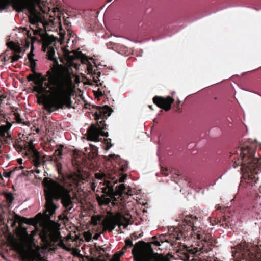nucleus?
Returning <instances> with one entry per match:
<instances>
[{
  "label": "nucleus",
  "mask_w": 261,
  "mask_h": 261,
  "mask_svg": "<svg viewBox=\"0 0 261 261\" xmlns=\"http://www.w3.org/2000/svg\"><path fill=\"white\" fill-rule=\"evenodd\" d=\"M40 90L55 96L58 103L57 109H63L65 105L71 108V98L67 96L72 84L70 70L63 66H53L39 82Z\"/></svg>",
  "instance_id": "f257e3e1"
},
{
  "label": "nucleus",
  "mask_w": 261,
  "mask_h": 261,
  "mask_svg": "<svg viewBox=\"0 0 261 261\" xmlns=\"http://www.w3.org/2000/svg\"><path fill=\"white\" fill-rule=\"evenodd\" d=\"M44 187V195L46 200V213L44 215L47 220L51 219L59 205L55 204L54 200H61V203L66 211L70 212L74 206V202L70 191L58 182L47 177L42 181Z\"/></svg>",
  "instance_id": "f03ea898"
},
{
  "label": "nucleus",
  "mask_w": 261,
  "mask_h": 261,
  "mask_svg": "<svg viewBox=\"0 0 261 261\" xmlns=\"http://www.w3.org/2000/svg\"><path fill=\"white\" fill-rule=\"evenodd\" d=\"M152 239L150 243L139 241L135 244L132 251L135 261H170L168 257L154 252L152 244L160 246L161 244L156 237H152Z\"/></svg>",
  "instance_id": "7ed1b4c3"
},
{
  "label": "nucleus",
  "mask_w": 261,
  "mask_h": 261,
  "mask_svg": "<svg viewBox=\"0 0 261 261\" xmlns=\"http://www.w3.org/2000/svg\"><path fill=\"white\" fill-rule=\"evenodd\" d=\"M40 3V0H13V7L18 12L28 9L30 13L29 16L30 23L33 25H38L39 23L42 22L36 6L39 5Z\"/></svg>",
  "instance_id": "20e7f679"
},
{
  "label": "nucleus",
  "mask_w": 261,
  "mask_h": 261,
  "mask_svg": "<svg viewBox=\"0 0 261 261\" xmlns=\"http://www.w3.org/2000/svg\"><path fill=\"white\" fill-rule=\"evenodd\" d=\"M105 129L106 125L102 127L99 125V127H97L94 124L91 125L87 130L88 140L97 142L101 141V139H99L100 136L108 137L109 136L108 132H105L102 130Z\"/></svg>",
  "instance_id": "39448f33"
},
{
  "label": "nucleus",
  "mask_w": 261,
  "mask_h": 261,
  "mask_svg": "<svg viewBox=\"0 0 261 261\" xmlns=\"http://www.w3.org/2000/svg\"><path fill=\"white\" fill-rule=\"evenodd\" d=\"M154 103L156 106L160 108H163L166 111H168L171 109V104L174 102V99L168 96L166 98L156 96L153 99Z\"/></svg>",
  "instance_id": "423d86ee"
},
{
  "label": "nucleus",
  "mask_w": 261,
  "mask_h": 261,
  "mask_svg": "<svg viewBox=\"0 0 261 261\" xmlns=\"http://www.w3.org/2000/svg\"><path fill=\"white\" fill-rule=\"evenodd\" d=\"M90 60L92 61L93 59L88 58V61L86 62L87 64V69L88 71V74L90 75L91 77H93L97 72H101L99 71V69L97 68L98 66L100 64L97 65L95 61H93V63H91Z\"/></svg>",
  "instance_id": "0eeeda50"
},
{
  "label": "nucleus",
  "mask_w": 261,
  "mask_h": 261,
  "mask_svg": "<svg viewBox=\"0 0 261 261\" xmlns=\"http://www.w3.org/2000/svg\"><path fill=\"white\" fill-rule=\"evenodd\" d=\"M65 54L69 61H73L76 59H81L83 63H86L88 59L87 56L84 55L81 52L76 53L75 51L70 52L68 51Z\"/></svg>",
  "instance_id": "6e6552de"
},
{
  "label": "nucleus",
  "mask_w": 261,
  "mask_h": 261,
  "mask_svg": "<svg viewBox=\"0 0 261 261\" xmlns=\"http://www.w3.org/2000/svg\"><path fill=\"white\" fill-rule=\"evenodd\" d=\"M112 109L107 105L99 108L98 111L95 113L96 118L99 120L109 117L111 114Z\"/></svg>",
  "instance_id": "1a4fd4ad"
},
{
  "label": "nucleus",
  "mask_w": 261,
  "mask_h": 261,
  "mask_svg": "<svg viewBox=\"0 0 261 261\" xmlns=\"http://www.w3.org/2000/svg\"><path fill=\"white\" fill-rule=\"evenodd\" d=\"M102 193H103L101 196L98 195L96 196V200L100 206L107 205L111 202V199L108 197L107 187H103L101 189Z\"/></svg>",
  "instance_id": "9d476101"
},
{
  "label": "nucleus",
  "mask_w": 261,
  "mask_h": 261,
  "mask_svg": "<svg viewBox=\"0 0 261 261\" xmlns=\"http://www.w3.org/2000/svg\"><path fill=\"white\" fill-rule=\"evenodd\" d=\"M126 40V38H123L122 37V38H119L117 41V43L113 47V50L122 55L125 53L127 51V48L123 44L125 43V41Z\"/></svg>",
  "instance_id": "9b49d317"
},
{
  "label": "nucleus",
  "mask_w": 261,
  "mask_h": 261,
  "mask_svg": "<svg viewBox=\"0 0 261 261\" xmlns=\"http://www.w3.org/2000/svg\"><path fill=\"white\" fill-rule=\"evenodd\" d=\"M52 98L46 100L44 102L43 105L44 107V109L48 112V113L50 114L54 111L52 110L53 108H55V110H58L59 109H57L58 107V103L56 100L55 96H52Z\"/></svg>",
  "instance_id": "f8f14e48"
},
{
  "label": "nucleus",
  "mask_w": 261,
  "mask_h": 261,
  "mask_svg": "<svg viewBox=\"0 0 261 261\" xmlns=\"http://www.w3.org/2000/svg\"><path fill=\"white\" fill-rule=\"evenodd\" d=\"M102 225L110 231L114 230L116 226V215L111 218H107L102 221Z\"/></svg>",
  "instance_id": "ddd939ff"
},
{
  "label": "nucleus",
  "mask_w": 261,
  "mask_h": 261,
  "mask_svg": "<svg viewBox=\"0 0 261 261\" xmlns=\"http://www.w3.org/2000/svg\"><path fill=\"white\" fill-rule=\"evenodd\" d=\"M119 38H122V36H111L109 37V39H110V41L106 43V46L108 48L113 50V47L115 46L116 43H117V41Z\"/></svg>",
  "instance_id": "4468645a"
},
{
  "label": "nucleus",
  "mask_w": 261,
  "mask_h": 261,
  "mask_svg": "<svg viewBox=\"0 0 261 261\" xmlns=\"http://www.w3.org/2000/svg\"><path fill=\"white\" fill-rule=\"evenodd\" d=\"M107 190H108V196L111 198H115L116 196H118L119 193L114 190V186L110 185V181L107 182Z\"/></svg>",
  "instance_id": "2eb2a0df"
},
{
  "label": "nucleus",
  "mask_w": 261,
  "mask_h": 261,
  "mask_svg": "<svg viewBox=\"0 0 261 261\" xmlns=\"http://www.w3.org/2000/svg\"><path fill=\"white\" fill-rule=\"evenodd\" d=\"M12 124L7 121V123L0 126V136L2 137H5L6 134L11 128Z\"/></svg>",
  "instance_id": "dca6fc26"
},
{
  "label": "nucleus",
  "mask_w": 261,
  "mask_h": 261,
  "mask_svg": "<svg viewBox=\"0 0 261 261\" xmlns=\"http://www.w3.org/2000/svg\"><path fill=\"white\" fill-rule=\"evenodd\" d=\"M122 219H126L125 217H124L120 212H117L116 214V226L118 225L119 228L122 226H123L125 228H126L127 226L128 225V224H124L122 222Z\"/></svg>",
  "instance_id": "f3484780"
},
{
  "label": "nucleus",
  "mask_w": 261,
  "mask_h": 261,
  "mask_svg": "<svg viewBox=\"0 0 261 261\" xmlns=\"http://www.w3.org/2000/svg\"><path fill=\"white\" fill-rule=\"evenodd\" d=\"M25 256L28 261H37L38 257V254L33 249L27 252Z\"/></svg>",
  "instance_id": "a211bd4d"
},
{
  "label": "nucleus",
  "mask_w": 261,
  "mask_h": 261,
  "mask_svg": "<svg viewBox=\"0 0 261 261\" xmlns=\"http://www.w3.org/2000/svg\"><path fill=\"white\" fill-rule=\"evenodd\" d=\"M248 149H249L248 147H246V148L244 147V148H241V149L240 150L241 154L243 155V156H242L243 159L244 160V162H246L245 164L248 165V167H249V165L251 166L252 162L254 161L253 159L251 156L248 158V159H246V154H245V151H248Z\"/></svg>",
  "instance_id": "6ab92c4d"
},
{
  "label": "nucleus",
  "mask_w": 261,
  "mask_h": 261,
  "mask_svg": "<svg viewBox=\"0 0 261 261\" xmlns=\"http://www.w3.org/2000/svg\"><path fill=\"white\" fill-rule=\"evenodd\" d=\"M17 234L21 238H27L29 236L27 228L22 226V223L19 224V227L17 229Z\"/></svg>",
  "instance_id": "aec40b11"
},
{
  "label": "nucleus",
  "mask_w": 261,
  "mask_h": 261,
  "mask_svg": "<svg viewBox=\"0 0 261 261\" xmlns=\"http://www.w3.org/2000/svg\"><path fill=\"white\" fill-rule=\"evenodd\" d=\"M58 39L57 37L54 35H47L44 38V44L46 46H49L52 44L53 42H55Z\"/></svg>",
  "instance_id": "412c9836"
},
{
  "label": "nucleus",
  "mask_w": 261,
  "mask_h": 261,
  "mask_svg": "<svg viewBox=\"0 0 261 261\" xmlns=\"http://www.w3.org/2000/svg\"><path fill=\"white\" fill-rule=\"evenodd\" d=\"M184 220L188 225L195 224L196 223L197 218L193 215L186 216Z\"/></svg>",
  "instance_id": "4be33fe9"
},
{
  "label": "nucleus",
  "mask_w": 261,
  "mask_h": 261,
  "mask_svg": "<svg viewBox=\"0 0 261 261\" xmlns=\"http://www.w3.org/2000/svg\"><path fill=\"white\" fill-rule=\"evenodd\" d=\"M101 72H97L95 75L92 77L93 79V81L94 83L96 84L97 86H102V83H103V81H102V79L101 78Z\"/></svg>",
  "instance_id": "5701e85b"
},
{
  "label": "nucleus",
  "mask_w": 261,
  "mask_h": 261,
  "mask_svg": "<svg viewBox=\"0 0 261 261\" xmlns=\"http://www.w3.org/2000/svg\"><path fill=\"white\" fill-rule=\"evenodd\" d=\"M33 156L34 158V165L36 167H39L41 164L40 156L39 152L34 150Z\"/></svg>",
  "instance_id": "b1692460"
},
{
  "label": "nucleus",
  "mask_w": 261,
  "mask_h": 261,
  "mask_svg": "<svg viewBox=\"0 0 261 261\" xmlns=\"http://www.w3.org/2000/svg\"><path fill=\"white\" fill-rule=\"evenodd\" d=\"M21 223H26L30 225L36 226L37 224V222L36 220L34 219H27L22 217Z\"/></svg>",
  "instance_id": "393cba45"
},
{
  "label": "nucleus",
  "mask_w": 261,
  "mask_h": 261,
  "mask_svg": "<svg viewBox=\"0 0 261 261\" xmlns=\"http://www.w3.org/2000/svg\"><path fill=\"white\" fill-rule=\"evenodd\" d=\"M47 54L49 60H54L55 59H57L56 58L54 57L55 51L54 48L49 47Z\"/></svg>",
  "instance_id": "a878e982"
},
{
  "label": "nucleus",
  "mask_w": 261,
  "mask_h": 261,
  "mask_svg": "<svg viewBox=\"0 0 261 261\" xmlns=\"http://www.w3.org/2000/svg\"><path fill=\"white\" fill-rule=\"evenodd\" d=\"M22 217L19 216L18 215L15 214V220L13 221L12 219H10L9 221L11 222V226L14 227L16 225V224L17 221L19 222L20 224H21Z\"/></svg>",
  "instance_id": "bb28decb"
},
{
  "label": "nucleus",
  "mask_w": 261,
  "mask_h": 261,
  "mask_svg": "<svg viewBox=\"0 0 261 261\" xmlns=\"http://www.w3.org/2000/svg\"><path fill=\"white\" fill-rule=\"evenodd\" d=\"M101 220V216L100 215H95L92 216L91 218V224L94 226L98 224V222Z\"/></svg>",
  "instance_id": "cd10ccee"
},
{
  "label": "nucleus",
  "mask_w": 261,
  "mask_h": 261,
  "mask_svg": "<svg viewBox=\"0 0 261 261\" xmlns=\"http://www.w3.org/2000/svg\"><path fill=\"white\" fill-rule=\"evenodd\" d=\"M116 188L117 189L116 192L119 193L118 196H121L123 194V192L125 190V185L123 184H121L116 186Z\"/></svg>",
  "instance_id": "c85d7f7f"
},
{
  "label": "nucleus",
  "mask_w": 261,
  "mask_h": 261,
  "mask_svg": "<svg viewBox=\"0 0 261 261\" xmlns=\"http://www.w3.org/2000/svg\"><path fill=\"white\" fill-rule=\"evenodd\" d=\"M8 2L6 0H0V11L7 9Z\"/></svg>",
  "instance_id": "c756f323"
},
{
  "label": "nucleus",
  "mask_w": 261,
  "mask_h": 261,
  "mask_svg": "<svg viewBox=\"0 0 261 261\" xmlns=\"http://www.w3.org/2000/svg\"><path fill=\"white\" fill-rule=\"evenodd\" d=\"M55 154L56 155V161H57V159L59 161L60 159L62 158V148H58V149L56 150L55 152Z\"/></svg>",
  "instance_id": "7c9ffc66"
},
{
  "label": "nucleus",
  "mask_w": 261,
  "mask_h": 261,
  "mask_svg": "<svg viewBox=\"0 0 261 261\" xmlns=\"http://www.w3.org/2000/svg\"><path fill=\"white\" fill-rule=\"evenodd\" d=\"M125 245L123 249L130 248L133 246L132 241L129 239H126L125 241Z\"/></svg>",
  "instance_id": "2f4dec72"
},
{
  "label": "nucleus",
  "mask_w": 261,
  "mask_h": 261,
  "mask_svg": "<svg viewBox=\"0 0 261 261\" xmlns=\"http://www.w3.org/2000/svg\"><path fill=\"white\" fill-rule=\"evenodd\" d=\"M6 197L7 200L10 203H12L14 200V196L12 193H7L6 195Z\"/></svg>",
  "instance_id": "473e14b6"
},
{
  "label": "nucleus",
  "mask_w": 261,
  "mask_h": 261,
  "mask_svg": "<svg viewBox=\"0 0 261 261\" xmlns=\"http://www.w3.org/2000/svg\"><path fill=\"white\" fill-rule=\"evenodd\" d=\"M51 233L54 239H58L60 235V232L58 230H53Z\"/></svg>",
  "instance_id": "72a5a7b5"
},
{
  "label": "nucleus",
  "mask_w": 261,
  "mask_h": 261,
  "mask_svg": "<svg viewBox=\"0 0 261 261\" xmlns=\"http://www.w3.org/2000/svg\"><path fill=\"white\" fill-rule=\"evenodd\" d=\"M12 49L16 53H20L22 51L21 47L15 44L13 45Z\"/></svg>",
  "instance_id": "f704fd0d"
},
{
  "label": "nucleus",
  "mask_w": 261,
  "mask_h": 261,
  "mask_svg": "<svg viewBox=\"0 0 261 261\" xmlns=\"http://www.w3.org/2000/svg\"><path fill=\"white\" fill-rule=\"evenodd\" d=\"M22 58V56L15 54L12 57V60L13 62H17L19 59Z\"/></svg>",
  "instance_id": "c9c22d12"
},
{
  "label": "nucleus",
  "mask_w": 261,
  "mask_h": 261,
  "mask_svg": "<svg viewBox=\"0 0 261 261\" xmlns=\"http://www.w3.org/2000/svg\"><path fill=\"white\" fill-rule=\"evenodd\" d=\"M105 176V174L102 173H96L95 174V177L98 179H102Z\"/></svg>",
  "instance_id": "e433bc0d"
},
{
  "label": "nucleus",
  "mask_w": 261,
  "mask_h": 261,
  "mask_svg": "<svg viewBox=\"0 0 261 261\" xmlns=\"http://www.w3.org/2000/svg\"><path fill=\"white\" fill-rule=\"evenodd\" d=\"M33 49H34V48L32 47V50L28 55V59H29V61L34 60V58H33V57L34 56V54L33 53Z\"/></svg>",
  "instance_id": "4c0bfd02"
},
{
  "label": "nucleus",
  "mask_w": 261,
  "mask_h": 261,
  "mask_svg": "<svg viewBox=\"0 0 261 261\" xmlns=\"http://www.w3.org/2000/svg\"><path fill=\"white\" fill-rule=\"evenodd\" d=\"M56 162L57 167L58 170V172L60 173L62 170V164L59 162V160L57 159Z\"/></svg>",
  "instance_id": "58836bf2"
},
{
  "label": "nucleus",
  "mask_w": 261,
  "mask_h": 261,
  "mask_svg": "<svg viewBox=\"0 0 261 261\" xmlns=\"http://www.w3.org/2000/svg\"><path fill=\"white\" fill-rule=\"evenodd\" d=\"M29 147L31 150H32L33 153L34 154V150H36L34 146H33V141L32 140H30L29 143Z\"/></svg>",
  "instance_id": "ea45409f"
},
{
  "label": "nucleus",
  "mask_w": 261,
  "mask_h": 261,
  "mask_svg": "<svg viewBox=\"0 0 261 261\" xmlns=\"http://www.w3.org/2000/svg\"><path fill=\"white\" fill-rule=\"evenodd\" d=\"M126 177H127V175L126 174L122 175L121 177H120L119 178V182H124L125 180L126 179Z\"/></svg>",
  "instance_id": "a19ab883"
},
{
  "label": "nucleus",
  "mask_w": 261,
  "mask_h": 261,
  "mask_svg": "<svg viewBox=\"0 0 261 261\" xmlns=\"http://www.w3.org/2000/svg\"><path fill=\"white\" fill-rule=\"evenodd\" d=\"M30 62L31 67L32 69V70L34 71V69L35 68V67L36 66V64L35 62V60L31 61Z\"/></svg>",
  "instance_id": "79ce46f5"
},
{
  "label": "nucleus",
  "mask_w": 261,
  "mask_h": 261,
  "mask_svg": "<svg viewBox=\"0 0 261 261\" xmlns=\"http://www.w3.org/2000/svg\"><path fill=\"white\" fill-rule=\"evenodd\" d=\"M142 236V233H140L139 234V236H138L136 233H133L132 235V239L136 240L139 238H140Z\"/></svg>",
  "instance_id": "37998d69"
},
{
  "label": "nucleus",
  "mask_w": 261,
  "mask_h": 261,
  "mask_svg": "<svg viewBox=\"0 0 261 261\" xmlns=\"http://www.w3.org/2000/svg\"><path fill=\"white\" fill-rule=\"evenodd\" d=\"M28 79L29 81H33L34 79V76L32 74H30L28 76Z\"/></svg>",
  "instance_id": "c03bdc74"
},
{
  "label": "nucleus",
  "mask_w": 261,
  "mask_h": 261,
  "mask_svg": "<svg viewBox=\"0 0 261 261\" xmlns=\"http://www.w3.org/2000/svg\"><path fill=\"white\" fill-rule=\"evenodd\" d=\"M110 261H120V259L118 256H114Z\"/></svg>",
  "instance_id": "a18cd8bd"
},
{
  "label": "nucleus",
  "mask_w": 261,
  "mask_h": 261,
  "mask_svg": "<svg viewBox=\"0 0 261 261\" xmlns=\"http://www.w3.org/2000/svg\"><path fill=\"white\" fill-rule=\"evenodd\" d=\"M4 176L6 178H9L10 177L9 172H5L4 173Z\"/></svg>",
  "instance_id": "49530a36"
},
{
  "label": "nucleus",
  "mask_w": 261,
  "mask_h": 261,
  "mask_svg": "<svg viewBox=\"0 0 261 261\" xmlns=\"http://www.w3.org/2000/svg\"><path fill=\"white\" fill-rule=\"evenodd\" d=\"M18 170V168L17 167H16L14 168V170L9 172V174H10V175L11 176V175L16 170Z\"/></svg>",
  "instance_id": "de8ad7c7"
},
{
  "label": "nucleus",
  "mask_w": 261,
  "mask_h": 261,
  "mask_svg": "<svg viewBox=\"0 0 261 261\" xmlns=\"http://www.w3.org/2000/svg\"><path fill=\"white\" fill-rule=\"evenodd\" d=\"M18 170V168L17 167H16L14 168V170L9 172V174H10V175L11 176V175L16 170Z\"/></svg>",
  "instance_id": "09e8293b"
},
{
  "label": "nucleus",
  "mask_w": 261,
  "mask_h": 261,
  "mask_svg": "<svg viewBox=\"0 0 261 261\" xmlns=\"http://www.w3.org/2000/svg\"><path fill=\"white\" fill-rule=\"evenodd\" d=\"M100 236L99 234H96L94 236V238L93 239L94 240H97L99 238V236Z\"/></svg>",
  "instance_id": "8fccbe9b"
},
{
  "label": "nucleus",
  "mask_w": 261,
  "mask_h": 261,
  "mask_svg": "<svg viewBox=\"0 0 261 261\" xmlns=\"http://www.w3.org/2000/svg\"><path fill=\"white\" fill-rule=\"evenodd\" d=\"M85 239L87 242H89L91 240V236L89 237H86Z\"/></svg>",
  "instance_id": "3c124183"
},
{
  "label": "nucleus",
  "mask_w": 261,
  "mask_h": 261,
  "mask_svg": "<svg viewBox=\"0 0 261 261\" xmlns=\"http://www.w3.org/2000/svg\"><path fill=\"white\" fill-rule=\"evenodd\" d=\"M186 259H185V260H189V258H190V256H189V255L186 254Z\"/></svg>",
  "instance_id": "603ef678"
},
{
  "label": "nucleus",
  "mask_w": 261,
  "mask_h": 261,
  "mask_svg": "<svg viewBox=\"0 0 261 261\" xmlns=\"http://www.w3.org/2000/svg\"><path fill=\"white\" fill-rule=\"evenodd\" d=\"M225 174V172H224L223 174H222L220 177H219L218 178V179H217V180H218L219 179H221L222 178V177L223 176V175H224Z\"/></svg>",
  "instance_id": "864d4df0"
},
{
  "label": "nucleus",
  "mask_w": 261,
  "mask_h": 261,
  "mask_svg": "<svg viewBox=\"0 0 261 261\" xmlns=\"http://www.w3.org/2000/svg\"><path fill=\"white\" fill-rule=\"evenodd\" d=\"M112 145H111L110 146H108L106 149L107 150L109 149L112 147Z\"/></svg>",
  "instance_id": "5fc2aeb1"
},
{
  "label": "nucleus",
  "mask_w": 261,
  "mask_h": 261,
  "mask_svg": "<svg viewBox=\"0 0 261 261\" xmlns=\"http://www.w3.org/2000/svg\"><path fill=\"white\" fill-rule=\"evenodd\" d=\"M3 206L2 204H0V210H3Z\"/></svg>",
  "instance_id": "6e6d98bb"
},
{
  "label": "nucleus",
  "mask_w": 261,
  "mask_h": 261,
  "mask_svg": "<svg viewBox=\"0 0 261 261\" xmlns=\"http://www.w3.org/2000/svg\"><path fill=\"white\" fill-rule=\"evenodd\" d=\"M18 161H19V163H21L22 161V159H19Z\"/></svg>",
  "instance_id": "4d7b16f0"
},
{
  "label": "nucleus",
  "mask_w": 261,
  "mask_h": 261,
  "mask_svg": "<svg viewBox=\"0 0 261 261\" xmlns=\"http://www.w3.org/2000/svg\"><path fill=\"white\" fill-rule=\"evenodd\" d=\"M124 254V252L123 251H121V254Z\"/></svg>",
  "instance_id": "13d9d810"
},
{
  "label": "nucleus",
  "mask_w": 261,
  "mask_h": 261,
  "mask_svg": "<svg viewBox=\"0 0 261 261\" xmlns=\"http://www.w3.org/2000/svg\"><path fill=\"white\" fill-rule=\"evenodd\" d=\"M190 252L191 253H192V254H195V253H196V252H192V250H190Z\"/></svg>",
  "instance_id": "bf43d9fd"
},
{
  "label": "nucleus",
  "mask_w": 261,
  "mask_h": 261,
  "mask_svg": "<svg viewBox=\"0 0 261 261\" xmlns=\"http://www.w3.org/2000/svg\"><path fill=\"white\" fill-rule=\"evenodd\" d=\"M102 122H103V121H99V123H100V124H102Z\"/></svg>",
  "instance_id": "052dcab7"
},
{
  "label": "nucleus",
  "mask_w": 261,
  "mask_h": 261,
  "mask_svg": "<svg viewBox=\"0 0 261 261\" xmlns=\"http://www.w3.org/2000/svg\"><path fill=\"white\" fill-rule=\"evenodd\" d=\"M95 186H94V187H93V190H95Z\"/></svg>",
  "instance_id": "680f3d73"
},
{
  "label": "nucleus",
  "mask_w": 261,
  "mask_h": 261,
  "mask_svg": "<svg viewBox=\"0 0 261 261\" xmlns=\"http://www.w3.org/2000/svg\"><path fill=\"white\" fill-rule=\"evenodd\" d=\"M112 0H109V1L108 2V3H110L111 2Z\"/></svg>",
  "instance_id": "e2e57ef3"
},
{
  "label": "nucleus",
  "mask_w": 261,
  "mask_h": 261,
  "mask_svg": "<svg viewBox=\"0 0 261 261\" xmlns=\"http://www.w3.org/2000/svg\"><path fill=\"white\" fill-rule=\"evenodd\" d=\"M175 92L174 91L172 93V94H174Z\"/></svg>",
  "instance_id": "0e129e2a"
},
{
  "label": "nucleus",
  "mask_w": 261,
  "mask_h": 261,
  "mask_svg": "<svg viewBox=\"0 0 261 261\" xmlns=\"http://www.w3.org/2000/svg\"><path fill=\"white\" fill-rule=\"evenodd\" d=\"M1 217H2V216H0V219L1 218Z\"/></svg>",
  "instance_id": "69168bd1"
}]
</instances>
